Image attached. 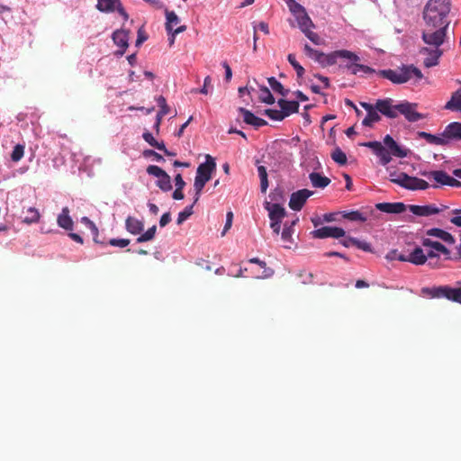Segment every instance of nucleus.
<instances>
[{"label": "nucleus", "instance_id": "obj_29", "mask_svg": "<svg viewBox=\"0 0 461 461\" xmlns=\"http://www.w3.org/2000/svg\"><path fill=\"white\" fill-rule=\"evenodd\" d=\"M379 74L393 84H402V78H400V68L398 69H383L379 71Z\"/></svg>", "mask_w": 461, "mask_h": 461}, {"label": "nucleus", "instance_id": "obj_58", "mask_svg": "<svg viewBox=\"0 0 461 461\" xmlns=\"http://www.w3.org/2000/svg\"><path fill=\"white\" fill-rule=\"evenodd\" d=\"M212 78L210 76H207L203 80V86L200 89L192 90L193 93H200L203 95L208 94V86L211 85Z\"/></svg>", "mask_w": 461, "mask_h": 461}, {"label": "nucleus", "instance_id": "obj_18", "mask_svg": "<svg viewBox=\"0 0 461 461\" xmlns=\"http://www.w3.org/2000/svg\"><path fill=\"white\" fill-rule=\"evenodd\" d=\"M238 111L242 115L244 122L249 125L254 126L258 129L267 124L266 120L258 117L252 112L244 107H240Z\"/></svg>", "mask_w": 461, "mask_h": 461}, {"label": "nucleus", "instance_id": "obj_57", "mask_svg": "<svg viewBox=\"0 0 461 461\" xmlns=\"http://www.w3.org/2000/svg\"><path fill=\"white\" fill-rule=\"evenodd\" d=\"M304 35L315 45L321 44V37L316 33L308 29V31L303 32Z\"/></svg>", "mask_w": 461, "mask_h": 461}, {"label": "nucleus", "instance_id": "obj_13", "mask_svg": "<svg viewBox=\"0 0 461 461\" xmlns=\"http://www.w3.org/2000/svg\"><path fill=\"white\" fill-rule=\"evenodd\" d=\"M400 78H402V84H404L411 79L414 80V83L419 82L423 78V74L417 67L414 65H402L400 67Z\"/></svg>", "mask_w": 461, "mask_h": 461}, {"label": "nucleus", "instance_id": "obj_37", "mask_svg": "<svg viewBox=\"0 0 461 461\" xmlns=\"http://www.w3.org/2000/svg\"><path fill=\"white\" fill-rule=\"evenodd\" d=\"M156 185L163 192H168L172 189L171 178L167 172L163 176L158 178Z\"/></svg>", "mask_w": 461, "mask_h": 461}, {"label": "nucleus", "instance_id": "obj_50", "mask_svg": "<svg viewBox=\"0 0 461 461\" xmlns=\"http://www.w3.org/2000/svg\"><path fill=\"white\" fill-rule=\"evenodd\" d=\"M143 140L148 142L151 147L158 149L160 142H158L153 136V134L148 131L142 133Z\"/></svg>", "mask_w": 461, "mask_h": 461}, {"label": "nucleus", "instance_id": "obj_45", "mask_svg": "<svg viewBox=\"0 0 461 461\" xmlns=\"http://www.w3.org/2000/svg\"><path fill=\"white\" fill-rule=\"evenodd\" d=\"M263 113L273 121L280 122L285 119L282 110L266 109Z\"/></svg>", "mask_w": 461, "mask_h": 461}, {"label": "nucleus", "instance_id": "obj_16", "mask_svg": "<svg viewBox=\"0 0 461 461\" xmlns=\"http://www.w3.org/2000/svg\"><path fill=\"white\" fill-rule=\"evenodd\" d=\"M344 53H347L345 56H339V59H345L346 63L339 64V68L340 69H347L349 71L351 75H356L355 66L357 62L360 61V57L357 55L355 52L348 50H340Z\"/></svg>", "mask_w": 461, "mask_h": 461}, {"label": "nucleus", "instance_id": "obj_61", "mask_svg": "<svg viewBox=\"0 0 461 461\" xmlns=\"http://www.w3.org/2000/svg\"><path fill=\"white\" fill-rule=\"evenodd\" d=\"M170 221H171V214L169 212H167L161 215L160 220H159V226L165 227Z\"/></svg>", "mask_w": 461, "mask_h": 461}, {"label": "nucleus", "instance_id": "obj_1", "mask_svg": "<svg viewBox=\"0 0 461 461\" xmlns=\"http://www.w3.org/2000/svg\"><path fill=\"white\" fill-rule=\"evenodd\" d=\"M384 145L377 140L364 142L361 145L372 149L379 158L382 166H386L392 160L391 156L404 158H407L410 149L401 146L391 135L387 134L383 140Z\"/></svg>", "mask_w": 461, "mask_h": 461}, {"label": "nucleus", "instance_id": "obj_43", "mask_svg": "<svg viewBox=\"0 0 461 461\" xmlns=\"http://www.w3.org/2000/svg\"><path fill=\"white\" fill-rule=\"evenodd\" d=\"M157 231L156 225H153L152 227L149 228L143 234L139 236L136 240L137 243H143L149 241L154 239L155 234Z\"/></svg>", "mask_w": 461, "mask_h": 461}, {"label": "nucleus", "instance_id": "obj_60", "mask_svg": "<svg viewBox=\"0 0 461 461\" xmlns=\"http://www.w3.org/2000/svg\"><path fill=\"white\" fill-rule=\"evenodd\" d=\"M344 239L343 240H339V243L344 246L345 248H350V247H355V244H356V239L357 238H354V237H350V236H346L343 237Z\"/></svg>", "mask_w": 461, "mask_h": 461}, {"label": "nucleus", "instance_id": "obj_59", "mask_svg": "<svg viewBox=\"0 0 461 461\" xmlns=\"http://www.w3.org/2000/svg\"><path fill=\"white\" fill-rule=\"evenodd\" d=\"M232 221H233V213L231 212H228L226 214L225 225L221 231V236H224L226 234V232L230 229V227L232 225Z\"/></svg>", "mask_w": 461, "mask_h": 461}, {"label": "nucleus", "instance_id": "obj_8", "mask_svg": "<svg viewBox=\"0 0 461 461\" xmlns=\"http://www.w3.org/2000/svg\"><path fill=\"white\" fill-rule=\"evenodd\" d=\"M417 104L402 101L397 104L398 113L402 114L410 122H416L425 118V115L417 112Z\"/></svg>", "mask_w": 461, "mask_h": 461}, {"label": "nucleus", "instance_id": "obj_23", "mask_svg": "<svg viewBox=\"0 0 461 461\" xmlns=\"http://www.w3.org/2000/svg\"><path fill=\"white\" fill-rule=\"evenodd\" d=\"M417 134L419 138L425 140L429 144L447 146V140L444 139L442 133L440 135H435L426 131H418Z\"/></svg>", "mask_w": 461, "mask_h": 461}, {"label": "nucleus", "instance_id": "obj_52", "mask_svg": "<svg viewBox=\"0 0 461 461\" xmlns=\"http://www.w3.org/2000/svg\"><path fill=\"white\" fill-rule=\"evenodd\" d=\"M355 247L357 248L358 249L365 251V252L372 253L374 251L373 247L369 242H367L366 240H360L358 239H356Z\"/></svg>", "mask_w": 461, "mask_h": 461}, {"label": "nucleus", "instance_id": "obj_64", "mask_svg": "<svg viewBox=\"0 0 461 461\" xmlns=\"http://www.w3.org/2000/svg\"><path fill=\"white\" fill-rule=\"evenodd\" d=\"M339 212H328V213H324L322 215V221L323 222H332V221H336V215L338 214Z\"/></svg>", "mask_w": 461, "mask_h": 461}, {"label": "nucleus", "instance_id": "obj_31", "mask_svg": "<svg viewBox=\"0 0 461 461\" xmlns=\"http://www.w3.org/2000/svg\"><path fill=\"white\" fill-rule=\"evenodd\" d=\"M166 14V30L168 34L173 32V26L179 23L180 20L177 14L174 11L165 9Z\"/></svg>", "mask_w": 461, "mask_h": 461}, {"label": "nucleus", "instance_id": "obj_44", "mask_svg": "<svg viewBox=\"0 0 461 461\" xmlns=\"http://www.w3.org/2000/svg\"><path fill=\"white\" fill-rule=\"evenodd\" d=\"M299 102L293 100L288 103V104L285 105V107H283L282 113H284L285 118L290 116L293 113H296L299 112Z\"/></svg>", "mask_w": 461, "mask_h": 461}, {"label": "nucleus", "instance_id": "obj_19", "mask_svg": "<svg viewBox=\"0 0 461 461\" xmlns=\"http://www.w3.org/2000/svg\"><path fill=\"white\" fill-rule=\"evenodd\" d=\"M420 53L427 54V57L423 60L424 66L426 68H432L438 64L439 58L442 56L443 51L440 49L424 47L420 50Z\"/></svg>", "mask_w": 461, "mask_h": 461}, {"label": "nucleus", "instance_id": "obj_25", "mask_svg": "<svg viewBox=\"0 0 461 461\" xmlns=\"http://www.w3.org/2000/svg\"><path fill=\"white\" fill-rule=\"evenodd\" d=\"M112 39L115 45L126 50L129 46V33L125 30H116L112 35Z\"/></svg>", "mask_w": 461, "mask_h": 461}, {"label": "nucleus", "instance_id": "obj_42", "mask_svg": "<svg viewBox=\"0 0 461 461\" xmlns=\"http://www.w3.org/2000/svg\"><path fill=\"white\" fill-rule=\"evenodd\" d=\"M269 198L273 203H280L285 202V192L281 187H276L269 193Z\"/></svg>", "mask_w": 461, "mask_h": 461}, {"label": "nucleus", "instance_id": "obj_28", "mask_svg": "<svg viewBox=\"0 0 461 461\" xmlns=\"http://www.w3.org/2000/svg\"><path fill=\"white\" fill-rule=\"evenodd\" d=\"M294 17L297 21L299 29L303 32L305 31H308V29L314 27L312 21L311 20V18L309 17V15L307 14L306 12L297 14V15H294Z\"/></svg>", "mask_w": 461, "mask_h": 461}, {"label": "nucleus", "instance_id": "obj_17", "mask_svg": "<svg viewBox=\"0 0 461 461\" xmlns=\"http://www.w3.org/2000/svg\"><path fill=\"white\" fill-rule=\"evenodd\" d=\"M442 136L447 140V145L452 140H461V122H453L447 124L442 132Z\"/></svg>", "mask_w": 461, "mask_h": 461}, {"label": "nucleus", "instance_id": "obj_14", "mask_svg": "<svg viewBox=\"0 0 461 461\" xmlns=\"http://www.w3.org/2000/svg\"><path fill=\"white\" fill-rule=\"evenodd\" d=\"M263 206L268 212V218L270 221L282 222L283 219L286 216V211L285 207L280 203H272L270 202L265 201Z\"/></svg>", "mask_w": 461, "mask_h": 461}, {"label": "nucleus", "instance_id": "obj_5", "mask_svg": "<svg viewBox=\"0 0 461 461\" xmlns=\"http://www.w3.org/2000/svg\"><path fill=\"white\" fill-rule=\"evenodd\" d=\"M447 28L448 23H445L439 28L426 27L422 31L421 39L426 44L433 46L434 49H439L445 41Z\"/></svg>", "mask_w": 461, "mask_h": 461}, {"label": "nucleus", "instance_id": "obj_9", "mask_svg": "<svg viewBox=\"0 0 461 461\" xmlns=\"http://www.w3.org/2000/svg\"><path fill=\"white\" fill-rule=\"evenodd\" d=\"M447 208V205H442L441 207H438L434 203L425 204V205H417V204H409L408 210L415 216L420 217H429L431 215L438 214Z\"/></svg>", "mask_w": 461, "mask_h": 461}, {"label": "nucleus", "instance_id": "obj_40", "mask_svg": "<svg viewBox=\"0 0 461 461\" xmlns=\"http://www.w3.org/2000/svg\"><path fill=\"white\" fill-rule=\"evenodd\" d=\"M40 212L34 207H30L27 209L26 216L23 219V222L32 224L39 221Z\"/></svg>", "mask_w": 461, "mask_h": 461}, {"label": "nucleus", "instance_id": "obj_4", "mask_svg": "<svg viewBox=\"0 0 461 461\" xmlns=\"http://www.w3.org/2000/svg\"><path fill=\"white\" fill-rule=\"evenodd\" d=\"M216 169L215 159L211 155L205 156V161L200 164L196 169L194 188L202 192L205 184L211 179L212 173Z\"/></svg>", "mask_w": 461, "mask_h": 461}, {"label": "nucleus", "instance_id": "obj_10", "mask_svg": "<svg viewBox=\"0 0 461 461\" xmlns=\"http://www.w3.org/2000/svg\"><path fill=\"white\" fill-rule=\"evenodd\" d=\"M311 235L314 239H339L341 237H345V230L337 226H324L312 230Z\"/></svg>", "mask_w": 461, "mask_h": 461}, {"label": "nucleus", "instance_id": "obj_24", "mask_svg": "<svg viewBox=\"0 0 461 461\" xmlns=\"http://www.w3.org/2000/svg\"><path fill=\"white\" fill-rule=\"evenodd\" d=\"M409 262L415 266H422L427 262V256L423 249L416 246L413 250L408 255Z\"/></svg>", "mask_w": 461, "mask_h": 461}, {"label": "nucleus", "instance_id": "obj_48", "mask_svg": "<svg viewBox=\"0 0 461 461\" xmlns=\"http://www.w3.org/2000/svg\"><path fill=\"white\" fill-rule=\"evenodd\" d=\"M194 213L193 211V204L186 206L182 212L178 213L176 223L178 225L182 224L185 221H186L192 214Z\"/></svg>", "mask_w": 461, "mask_h": 461}, {"label": "nucleus", "instance_id": "obj_41", "mask_svg": "<svg viewBox=\"0 0 461 461\" xmlns=\"http://www.w3.org/2000/svg\"><path fill=\"white\" fill-rule=\"evenodd\" d=\"M331 158L339 165L344 166L347 164V156L340 148L337 147L331 153Z\"/></svg>", "mask_w": 461, "mask_h": 461}, {"label": "nucleus", "instance_id": "obj_3", "mask_svg": "<svg viewBox=\"0 0 461 461\" xmlns=\"http://www.w3.org/2000/svg\"><path fill=\"white\" fill-rule=\"evenodd\" d=\"M303 52L308 58L319 63V65L322 68L335 65L339 59V56L347 55V53H344L340 50H334L330 53H324L321 50L312 48L308 43L304 44Z\"/></svg>", "mask_w": 461, "mask_h": 461}, {"label": "nucleus", "instance_id": "obj_32", "mask_svg": "<svg viewBox=\"0 0 461 461\" xmlns=\"http://www.w3.org/2000/svg\"><path fill=\"white\" fill-rule=\"evenodd\" d=\"M249 263L258 264L261 268H263V272L260 275H258V278H267L274 275V270L270 267H267V264L265 261L260 260L258 258H252L249 260Z\"/></svg>", "mask_w": 461, "mask_h": 461}, {"label": "nucleus", "instance_id": "obj_6", "mask_svg": "<svg viewBox=\"0 0 461 461\" xmlns=\"http://www.w3.org/2000/svg\"><path fill=\"white\" fill-rule=\"evenodd\" d=\"M401 178L393 179V183L400 185L401 187L416 191V190H426L429 185L425 180L417 176H411L404 172H401Z\"/></svg>", "mask_w": 461, "mask_h": 461}, {"label": "nucleus", "instance_id": "obj_20", "mask_svg": "<svg viewBox=\"0 0 461 461\" xmlns=\"http://www.w3.org/2000/svg\"><path fill=\"white\" fill-rule=\"evenodd\" d=\"M425 234H426V236H429V237L438 238L448 245H453L456 243L455 237L448 231H447L443 229H440V228L435 227V228L429 229L425 231Z\"/></svg>", "mask_w": 461, "mask_h": 461}, {"label": "nucleus", "instance_id": "obj_53", "mask_svg": "<svg viewBox=\"0 0 461 461\" xmlns=\"http://www.w3.org/2000/svg\"><path fill=\"white\" fill-rule=\"evenodd\" d=\"M355 71H356V75H357L358 73L369 75V74H373L375 72V70L374 68H372L366 65L359 64L358 62L356 63Z\"/></svg>", "mask_w": 461, "mask_h": 461}, {"label": "nucleus", "instance_id": "obj_62", "mask_svg": "<svg viewBox=\"0 0 461 461\" xmlns=\"http://www.w3.org/2000/svg\"><path fill=\"white\" fill-rule=\"evenodd\" d=\"M174 181L176 188L184 189V187L185 186V182L184 181L182 175L180 173L176 175Z\"/></svg>", "mask_w": 461, "mask_h": 461}, {"label": "nucleus", "instance_id": "obj_54", "mask_svg": "<svg viewBox=\"0 0 461 461\" xmlns=\"http://www.w3.org/2000/svg\"><path fill=\"white\" fill-rule=\"evenodd\" d=\"M113 247L125 248L130 244V240L128 239H111L108 243Z\"/></svg>", "mask_w": 461, "mask_h": 461}, {"label": "nucleus", "instance_id": "obj_55", "mask_svg": "<svg viewBox=\"0 0 461 461\" xmlns=\"http://www.w3.org/2000/svg\"><path fill=\"white\" fill-rule=\"evenodd\" d=\"M142 154H143L144 158L153 157V158L157 162H164L165 161V158H163V156H161L160 154H158V152H156L153 149H145Z\"/></svg>", "mask_w": 461, "mask_h": 461}, {"label": "nucleus", "instance_id": "obj_56", "mask_svg": "<svg viewBox=\"0 0 461 461\" xmlns=\"http://www.w3.org/2000/svg\"><path fill=\"white\" fill-rule=\"evenodd\" d=\"M291 2L292 4L289 5V7L290 11L293 13L294 15H297L306 12L305 8L299 3H296L294 0H291Z\"/></svg>", "mask_w": 461, "mask_h": 461}, {"label": "nucleus", "instance_id": "obj_27", "mask_svg": "<svg viewBox=\"0 0 461 461\" xmlns=\"http://www.w3.org/2000/svg\"><path fill=\"white\" fill-rule=\"evenodd\" d=\"M125 227L130 233L134 235L140 234L144 229L143 222L131 216L126 219Z\"/></svg>", "mask_w": 461, "mask_h": 461}, {"label": "nucleus", "instance_id": "obj_35", "mask_svg": "<svg viewBox=\"0 0 461 461\" xmlns=\"http://www.w3.org/2000/svg\"><path fill=\"white\" fill-rule=\"evenodd\" d=\"M267 82L274 92L281 95L282 96H286L288 95L289 89H285L275 77H268Z\"/></svg>", "mask_w": 461, "mask_h": 461}, {"label": "nucleus", "instance_id": "obj_36", "mask_svg": "<svg viewBox=\"0 0 461 461\" xmlns=\"http://www.w3.org/2000/svg\"><path fill=\"white\" fill-rule=\"evenodd\" d=\"M366 116L362 121V125L365 127H373L375 122H377L381 120V117L378 113L377 109H374L366 113Z\"/></svg>", "mask_w": 461, "mask_h": 461}, {"label": "nucleus", "instance_id": "obj_51", "mask_svg": "<svg viewBox=\"0 0 461 461\" xmlns=\"http://www.w3.org/2000/svg\"><path fill=\"white\" fill-rule=\"evenodd\" d=\"M294 233V229L292 226H288V224L285 222L284 224V229L281 232V238L285 242H292V235Z\"/></svg>", "mask_w": 461, "mask_h": 461}, {"label": "nucleus", "instance_id": "obj_33", "mask_svg": "<svg viewBox=\"0 0 461 461\" xmlns=\"http://www.w3.org/2000/svg\"><path fill=\"white\" fill-rule=\"evenodd\" d=\"M342 216L344 219H347L351 221H360L365 222L367 221V215H366L364 212H361L359 211H348V212H342Z\"/></svg>", "mask_w": 461, "mask_h": 461}, {"label": "nucleus", "instance_id": "obj_22", "mask_svg": "<svg viewBox=\"0 0 461 461\" xmlns=\"http://www.w3.org/2000/svg\"><path fill=\"white\" fill-rule=\"evenodd\" d=\"M57 223L59 227L66 230H72L74 227V222L72 218L69 215L68 207H63L61 212L58 215Z\"/></svg>", "mask_w": 461, "mask_h": 461}, {"label": "nucleus", "instance_id": "obj_49", "mask_svg": "<svg viewBox=\"0 0 461 461\" xmlns=\"http://www.w3.org/2000/svg\"><path fill=\"white\" fill-rule=\"evenodd\" d=\"M146 171L149 176H153L157 178L163 176V175L166 173L165 170L156 165H149Z\"/></svg>", "mask_w": 461, "mask_h": 461}, {"label": "nucleus", "instance_id": "obj_12", "mask_svg": "<svg viewBox=\"0 0 461 461\" xmlns=\"http://www.w3.org/2000/svg\"><path fill=\"white\" fill-rule=\"evenodd\" d=\"M313 194L312 191L308 189H301L296 192H294L290 196L289 207L293 211H300L307 199Z\"/></svg>", "mask_w": 461, "mask_h": 461}, {"label": "nucleus", "instance_id": "obj_34", "mask_svg": "<svg viewBox=\"0 0 461 461\" xmlns=\"http://www.w3.org/2000/svg\"><path fill=\"white\" fill-rule=\"evenodd\" d=\"M117 3L119 0H97L96 8L102 13H112Z\"/></svg>", "mask_w": 461, "mask_h": 461}, {"label": "nucleus", "instance_id": "obj_26", "mask_svg": "<svg viewBox=\"0 0 461 461\" xmlns=\"http://www.w3.org/2000/svg\"><path fill=\"white\" fill-rule=\"evenodd\" d=\"M312 185L316 188H325L330 183V179L321 173L312 172L309 175Z\"/></svg>", "mask_w": 461, "mask_h": 461}, {"label": "nucleus", "instance_id": "obj_30", "mask_svg": "<svg viewBox=\"0 0 461 461\" xmlns=\"http://www.w3.org/2000/svg\"><path fill=\"white\" fill-rule=\"evenodd\" d=\"M445 109L461 112V90L456 91L449 101L445 104Z\"/></svg>", "mask_w": 461, "mask_h": 461}, {"label": "nucleus", "instance_id": "obj_7", "mask_svg": "<svg viewBox=\"0 0 461 461\" xmlns=\"http://www.w3.org/2000/svg\"><path fill=\"white\" fill-rule=\"evenodd\" d=\"M430 294L435 298H447L455 303H461V286L451 287L446 285L434 287L430 290Z\"/></svg>", "mask_w": 461, "mask_h": 461}, {"label": "nucleus", "instance_id": "obj_47", "mask_svg": "<svg viewBox=\"0 0 461 461\" xmlns=\"http://www.w3.org/2000/svg\"><path fill=\"white\" fill-rule=\"evenodd\" d=\"M24 154V145L23 144H16L14 147V149L11 153V159L14 162H18L23 157Z\"/></svg>", "mask_w": 461, "mask_h": 461}, {"label": "nucleus", "instance_id": "obj_63", "mask_svg": "<svg viewBox=\"0 0 461 461\" xmlns=\"http://www.w3.org/2000/svg\"><path fill=\"white\" fill-rule=\"evenodd\" d=\"M221 65H222L223 68L225 69V80L230 81L232 77L231 68L226 61H223Z\"/></svg>", "mask_w": 461, "mask_h": 461}, {"label": "nucleus", "instance_id": "obj_38", "mask_svg": "<svg viewBox=\"0 0 461 461\" xmlns=\"http://www.w3.org/2000/svg\"><path fill=\"white\" fill-rule=\"evenodd\" d=\"M287 60L290 63V65L294 68V69L296 71V76L298 78L303 77L304 75L305 69L296 60L294 54H288Z\"/></svg>", "mask_w": 461, "mask_h": 461}, {"label": "nucleus", "instance_id": "obj_46", "mask_svg": "<svg viewBox=\"0 0 461 461\" xmlns=\"http://www.w3.org/2000/svg\"><path fill=\"white\" fill-rule=\"evenodd\" d=\"M449 177V175L443 171V170H434V177L433 180L440 185H446L447 183V179Z\"/></svg>", "mask_w": 461, "mask_h": 461}, {"label": "nucleus", "instance_id": "obj_11", "mask_svg": "<svg viewBox=\"0 0 461 461\" xmlns=\"http://www.w3.org/2000/svg\"><path fill=\"white\" fill-rule=\"evenodd\" d=\"M397 104H393L392 98L377 99L375 102V108L384 116L394 119L398 116Z\"/></svg>", "mask_w": 461, "mask_h": 461}, {"label": "nucleus", "instance_id": "obj_21", "mask_svg": "<svg viewBox=\"0 0 461 461\" xmlns=\"http://www.w3.org/2000/svg\"><path fill=\"white\" fill-rule=\"evenodd\" d=\"M421 245L425 248H430L436 250L437 253H441L445 256L446 259H452L450 250L441 242L432 240L429 238H423L421 240Z\"/></svg>", "mask_w": 461, "mask_h": 461}, {"label": "nucleus", "instance_id": "obj_2", "mask_svg": "<svg viewBox=\"0 0 461 461\" xmlns=\"http://www.w3.org/2000/svg\"><path fill=\"white\" fill-rule=\"evenodd\" d=\"M450 0H429L423 10L426 27L439 28L449 22L447 17L450 12Z\"/></svg>", "mask_w": 461, "mask_h": 461}, {"label": "nucleus", "instance_id": "obj_39", "mask_svg": "<svg viewBox=\"0 0 461 461\" xmlns=\"http://www.w3.org/2000/svg\"><path fill=\"white\" fill-rule=\"evenodd\" d=\"M259 89L261 92V95L259 96L260 101L267 104H274L276 100L273 95L271 94L270 90L265 86H260Z\"/></svg>", "mask_w": 461, "mask_h": 461}, {"label": "nucleus", "instance_id": "obj_15", "mask_svg": "<svg viewBox=\"0 0 461 461\" xmlns=\"http://www.w3.org/2000/svg\"><path fill=\"white\" fill-rule=\"evenodd\" d=\"M375 207L376 210L389 214H400L408 209V205L402 202L377 203H375Z\"/></svg>", "mask_w": 461, "mask_h": 461}]
</instances>
